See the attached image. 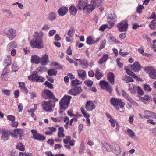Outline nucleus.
<instances>
[{"label":"nucleus","instance_id":"f257e3e1","mask_svg":"<svg viewBox=\"0 0 156 156\" xmlns=\"http://www.w3.org/2000/svg\"><path fill=\"white\" fill-rule=\"evenodd\" d=\"M72 97L69 95H65L59 101V104L61 109L65 110L68 108L70 103Z\"/></svg>","mask_w":156,"mask_h":156},{"label":"nucleus","instance_id":"f03ea898","mask_svg":"<svg viewBox=\"0 0 156 156\" xmlns=\"http://www.w3.org/2000/svg\"><path fill=\"white\" fill-rule=\"evenodd\" d=\"M30 44L33 48L41 49L44 47L43 41L39 38L34 37L33 39L30 41Z\"/></svg>","mask_w":156,"mask_h":156},{"label":"nucleus","instance_id":"7ed1b4c3","mask_svg":"<svg viewBox=\"0 0 156 156\" xmlns=\"http://www.w3.org/2000/svg\"><path fill=\"white\" fill-rule=\"evenodd\" d=\"M55 105V102L51 100L48 101H44L42 103L43 109L46 112H51Z\"/></svg>","mask_w":156,"mask_h":156},{"label":"nucleus","instance_id":"20e7f679","mask_svg":"<svg viewBox=\"0 0 156 156\" xmlns=\"http://www.w3.org/2000/svg\"><path fill=\"white\" fill-rule=\"evenodd\" d=\"M110 102L111 104L117 110L119 109V106L121 108H122L125 105V103L122 101L121 99L113 98H111Z\"/></svg>","mask_w":156,"mask_h":156},{"label":"nucleus","instance_id":"39448f33","mask_svg":"<svg viewBox=\"0 0 156 156\" xmlns=\"http://www.w3.org/2000/svg\"><path fill=\"white\" fill-rule=\"evenodd\" d=\"M4 33L7 36L8 38L10 41L15 38L16 35V30L11 28L5 29L4 30Z\"/></svg>","mask_w":156,"mask_h":156},{"label":"nucleus","instance_id":"423d86ee","mask_svg":"<svg viewBox=\"0 0 156 156\" xmlns=\"http://www.w3.org/2000/svg\"><path fill=\"white\" fill-rule=\"evenodd\" d=\"M121 92L123 97L128 101L136 106H139L138 104L124 90H122Z\"/></svg>","mask_w":156,"mask_h":156},{"label":"nucleus","instance_id":"0eeeda50","mask_svg":"<svg viewBox=\"0 0 156 156\" xmlns=\"http://www.w3.org/2000/svg\"><path fill=\"white\" fill-rule=\"evenodd\" d=\"M42 96L43 98L46 99L52 98L53 99H55L56 101L58 100L53 96V93L49 90H45L42 93Z\"/></svg>","mask_w":156,"mask_h":156},{"label":"nucleus","instance_id":"6e6552de","mask_svg":"<svg viewBox=\"0 0 156 156\" xmlns=\"http://www.w3.org/2000/svg\"><path fill=\"white\" fill-rule=\"evenodd\" d=\"M31 132L33 134V138L35 140H43L45 139V137L37 133L36 130H31Z\"/></svg>","mask_w":156,"mask_h":156},{"label":"nucleus","instance_id":"1a4fd4ad","mask_svg":"<svg viewBox=\"0 0 156 156\" xmlns=\"http://www.w3.org/2000/svg\"><path fill=\"white\" fill-rule=\"evenodd\" d=\"M99 84L101 88L106 90L110 93H111V87L109 84L108 82L104 80L101 81L100 82Z\"/></svg>","mask_w":156,"mask_h":156},{"label":"nucleus","instance_id":"9d476101","mask_svg":"<svg viewBox=\"0 0 156 156\" xmlns=\"http://www.w3.org/2000/svg\"><path fill=\"white\" fill-rule=\"evenodd\" d=\"M82 91V90L80 86L77 87H74L69 91L68 93L69 94L76 96Z\"/></svg>","mask_w":156,"mask_h":156},{"label":"nucleus","instance_id":"9b49d317","mask_svg":"<svg viewBox=\"0 0 156 156\" xmlns=\"http://www.w3.org/2000/svg\"><path fill=\"white\" fill-rule=\"evenodd\" d=\"M91 3L92 4H86L85 6L83 8L84 13H90L95 9V6H97V7L99 6L95 5L92 2Z\"/></svg>","mask_w":156,"mask_h":156},{"label":"nucleus","instance_id":"f8f14e48","mask_svg":"<svg viewBox=\"0 0 156 156\" xmlns=\"http://www.w3.org/2000/svg\"><path fill=\"white\" fill-rule=\"evenodd\" d=\"M112 151L116 155H119L122 152L119 146L117 144H112Z\"/></svg>","mask_w":156,"mask_h":156},{"label":"nucleus","instance_id":"ddd939ff","mask_svg":"<svg viewBox=\"0 0 156 156\" xmlns=\"http://www.w3.org/2000/svg\"><path fill=\"white\" fill-rule=\"evenodd\" d=\"M23 129H16L13 131L11 133V135L14 138L18 137V134L20 136V139L22 140L21 136L23 135Z\"/></svg>","mask_w":156,"mask_h":156},{"label":"nucleus","instance_id":"4468645a","mask_svg":"<svg viewBox=\"0 0 156 156\" xmlns=\"http://www.w3.org/2000/svg\"><path fill=\"white\" fill-rule=\"evenodd\" d=\"M128 26L127 24L124 22H121L117 25L118 30L120 32L126 31Z\"/></svg>","mask_w":156,"mask_h":156},{"label":"nucleus","instance_id":"2eb2a0df","mask_svg":"<svg viewBox=\"0 0 156 156\" xmlns=\"http://www.w3.org/2000/svg\"><path fill=\"white\" fill-rule=\"evenodd\" d=\"M85 108L87 111H90L95 108L96 106L92 101H88L86 103Z\"/></svg>","mask_w":156,"mask_h":156},{"label":"nucleus","instance_id":"dca6fc26","mask_svg":"<svg viewBox=\"0 0 156 156\" xmlns=\"http://www.w3.org/2000/svg\"><path fill=\"white\" fill-rule=\"evenodd\" d=\"M68 9L66 6H62L58 10L57 12L61 16H63L68 12Z\"/></svg>","mask_w":156,"mask_h":156},{"label":"nucleus","instance_id":"f3484780","mask_svg":"<svg viewBox=\"0 0 156 156\" xmlns=\"http://www.w3.org/2000/svg\"><path fill=\"white\" fill-rule=\"evenodd\" d=\"M146 70H149V75L150 77L156 79V69L152 67H147L146 69Z\"/></svg>","mask_w":156,"mask_h":156},{"label":"nucleus","instance_id":"a211bd4d","mask_svg":"<svg viewBox=\"0 0 156 156\" xmlns=\"http://www.w3.org/2000/svg\"><path fill=\"white\" fill-rule=\"evenodd\" d=\"M63 141L65 144H69L70 146H73L74 145V142L75 141V140L73 139L71 140V137L68 136H66L65 138L63 139Z\"/></svg>","mask_w":156,"mask_h":156},{"label":"nucleus","instance_id":"6ab92c4d","mask_svg":"<svg viewBox=\"0 0 156 156\" xmlns=\"http://www.w3.org/2000/svg\"><path fill=\"white\" fill-rule=\"evenodd\" d=\"M1 133L2 134V139L4 141H7L8 139L9 136V131L6 130H2Z\"/></svg>","mask_w":156,"mask_h":156},{"label":"nucleus","instance_id":"aec40b11","mask_svg":"<svg viewBox=\"0 0 156 156\" xmlns=\"http://www.w3.org/2000/svg\"><path fill=\"white\" fill-rule=\"evenodd\" d=\"M76 60L78 61L83 68L85 69L88 67V64L87 60L77 59Z\"/></svg>","mask_w":156,"mask_h":156},{"label":"nucleus","instance_id":"412c9836","mask_svg":"<svg viewBox=\"0 0 156 156\" xmlns=\"http://www.w3.org/2000/svg\"><path fill=\"white\" fill-rule=\"evenodd\" d=\"M12 58L10 55H7L5 56L4 61V64L6 66H9L11 63Z\"/></svg>","mask_w":156,"mask_h":156},{"label":"nucleus","instance_id":"4be33fe9","mask_svg":"<svg viewBox=\"0 0 156 156\" xmlns=\"http://www.w3.org/2000/svg\"><path fill=\"white\" fill-rule=\"evenodd\" d=\"M100 39L101 38L99 37L96 39V40L93 41L92 37L90 36L87 38L86 42L87 44L89 45H92V44L98 42Z\"/></svg>","mask_w":156,"mask_h":156},{"label":"nucleus","instance_id":"5701e85b","mask_svg":"<svg viewBox=\"0 0 156 156\" xmlns=\"http://www.w3.org/2000/svg\"><path fill=\"white\" fill-rule=\"evenodd\" d=\"M131 68L135 72H137L141 69V66L138 62H136L131 65Z\"/></svg>","mask_w":156,"mask_h":156},{"label":"nucleus","instance_id":"b1692460","mask_svg":"<svg viewBox=\"0 0 156 156\" xmlns=\"http://www.w3.org/2000/svg\"><path fill=\"white\" fill-rule=\"evenodd\" d=\"M49 62L48 57L47 55L44 54L41 58L40 62L41 64L43 65H45Z\"/></svg>","mask_w":156,"mask_h":156},{"label":"nucleus","instance_id":"393cba45","mask_svg":"<svg viewBox=\"0 0 156 156\" xmlns=\"http://www.w3.org/2000/svg\"><path fill=\"white\" fill-rule=\"evenodd\" d=\"M108 80L112 85L114 84V75L112 72H109L107 74Z\"/></svg>","mask_w":156,"mask_h":156},{"label":"nucleus","instance_id":"a878e982","mask_svg":"<svg viewBox=\"0 0 156 156\" xmlns=\"http://www.w3.org/2000/svg\"><path fill=\"white\" fill-rule=\"evenodd\" d=\"M129 90L130 91V92L132 94H135L137 91V88L138 87L136 86L133 83L129 84Z\"/></svg>","mask_w":156,"mask_h":156},{"label":"nucleus","instance_id":"bb28decb","mask_svg":"<svg viewBox=\"0 0 156 156\" xmlns=\"http://www.w3.org/2000/svg\"><path fill=\"white\" fill-rule=\"evenodd\" d=\"M37 73L36 71L32 72V74L28 76V79L29 80L32 81H36L37 76Z\"/></svg>","mask_w":156,"mask_h":156},{"label":"nucleus","instance_id":"cd10ccee","mask_svg":"<svg viewBox=\"0 0 156 156\" xmlns=\"http://www.w3.org/2000/svg\"><path fill=\"white\" fill-rule=\"evenodd\" d=\"M31 60L33 63L38 64L40 62L41 58L37 55H34L31 57Z\"/></svg>","mask_w":156,"mask_h":156},{"label":"nucleus","instance_id":"c85d7f7f","mask_svg":"<svg viewBox=\"0 0 156 156\" xmlns=\"http://www.w3.org/2000/svg\"><path fill=\"white\" fill-rule=\"evenodd\" d=\"M17 46V44L16 42H11L9 43L7 46V49L8 51H10L13 48Z\"/></svg>","mask_w":156,"mask_h":156},{"label":"nucleus","instance_id":"c756f323","mask_svg":"<svg viewBox=\"0 0 156 156\" xmlns=\"http://www.w3.org/2000/svg\"><path fill=\"white\" fill-rule=\"evenodd\" d=\"M87 3L83 1L79 0L78 1L77 7L80 10H83V8L86 5Z\"/></svg>","mask_w":156,"mask_h":156},{"label":"nucleus","instance_id":"7c9ffc66","mask_svg":"<svg viewBox=\"0 0 156 156\" xmlns=\"http://www.w3.org/2000/svg\"><path fill=\"white\" fill-rule=\"evenodd\" d=\"M19 87L21 91L24 93H27L28 92V89L25 86V84L24 82H19Z\"/></svg>","mask_w":156,"mask_h":156},{"label":"nucleus","instance_id":"2f4dec72","mask_svg":"<svg viewBox=\"0 0 156 156\" xmlns=\"http://www.w3.org/2000/svg\"><path fill=\"white\" fill-rule=\"evenodd\" d=\"M2 73L1 75V79L4 81H6L8 80V77H6V78H4V76L8 73L9 70L7 68H4L2 70Z\"/></svg>","mask_w":156,"mask_h":156},{"label":"nucleus","instance_id":"473e14b6","mask_svg":"<svg viewBox=\"0 0 156 156\" xmlns=\"http://www.w3.org/2000/svg\"><path fill=\"white\" fill-rule=\"evenodd\" d=\"M102 144L103 147L107 151H112V144L111 145H110L109 144L105 142H102Z\"/></svg>","mask_w":156,"mask_h":156},{"label":"nucleus","instance_id":"72a5a7b5","mask_svg":"<svg viewBox=\"0 0 156 156\" xmlns=\"http://www.w3.org/2000/svg\"><path fill=\"white\" fill-rule=\"evenodd\" d=\"M144 117L146 118L147 119H149L152 117V115H153V112L146 110L144 111Z\"/></svg>","mask_w":156,"mask_h":156},{"label":"nucleus","instance_id":"f704fd0d","mask_svg":"<svg viewBox=\"0 0 156 156\" xmlns=\"http://www.w3.org/2000/svg\"><path fill=\"white\" fill-rule=\"evenodd\" d=\"M43 37V34L41 30H38L35 32V34L34 35V37L41 38L42 40Z\"/></svg>","mask_w":156,"mask_h":156},{"label":"nucleus","instance_id":"c9c22d12","mask_svg":"<svg viewBox=\"0 0 156 156\" xmlns=\"http://www.w3.org/2000/svg\"><path fill=\"white\" fill-rule=\"evenodd\" d=\"M117 17L114 13L109 14L108 16V20H112L115 22L116 20Z\"/></svg>","mask_w":156,"mask_h":156},{"label":"nucleus","instance_id":"e433bc0d","mask_svg":"<svg viewBox=\"0 0 156 156\" xmlns=\"http://www.w3.org/2000/svg\"><path fill=\"white\" fill-rule=\"evenodd\" d=\"M69 12L71 15L74 16L77 13V9L75 6L71 5L69 8Z\"/></svg>","mask_w":156,"mask_h":156},{"label":"nucleus","instance_id":"4c0bfd02","mask_svg":"<svg viewBox=\"0 0 156 156\" xmlns=\"http://www.w3.org/2000/svg\"><path fill=\"white\" fill-rule=\"evenodd\" d=\"M109 55L108 54H104L103 57L99 60V63L102 64L106 61L108 59Z\"/></svg>","mask_w":156,"mask_h":156},{"label":"nucleus","instance_id":"58836bf2","mask_svg":"<svg viewBox=\"0 0 156 156\" xmlns=\"http://www.w3.org/2000/svg\"><path fill=\"white\" fill-rule=\"evenodd\" d=\"M56 19V15L55 12H51L48 14V19L49 20L53 21Z\"/></svg>","mask_w":156,"mask_h":156},{"label":"nucleus","instance_id":"ea45409f","mask_svg":"<svg viewBox=\"0 0 156 156\" xmlns=\"http://www.w3.org/2000/svg\"><path fill=\"white\" fill-rule=\"evenodd\" d=\"M77 71L79 77L80 78H84L86 75L85 71L83 70H79Z\"/></svg>","mask_w":156,"mask_h":156},{"label":"nucleus","instance_id":"a19ab883","mask_svg":"<svg viewBox=\"0 0 156 156\" xmlns=\"http://www.w3.org/2000/svg\"><path fill=\"white\" fill-rule=\"evenodd\" d=\"M127 132L128 133L127 134L131 138L135 139L136 136L135 135L134 133L131 129H128L127 130Z\"/></svg>","mask_w":156,"mask_h":156},{"label":"nucleus","instance_id":"79ce46f5","mask_svg":"<svg viewBox=\"0 0 156 156\" xmlns=\"http://www.w3.org/2000/svg\"><path fill=\"white\" fill-rule=\"evenodd\" d=\"M126 73H127V74L129 75L134 78H135L137 80H139V79L140 78H139L138 76H137L136 75L132 72L130 70L128 69H126Z\"/></svg>","mask_w":156,"mask_h":156},{"label":"nucleus","instance_id":"37998d69","mask_svg":"<svg viewBox=\"0 0 156 156\" xmlns=\"http://www.w3.org/2000/svg\"><path fill=\"white\" fill-rule=\"evenodd\" d=\"M64 129L63 127H60L58 128V136L59 138H62L65 135L63 133Z\"/></svg>","mask_w":156,"mask_h":156},{"label":"nucleus","instance_id":"c03bdc74","mask_svg":"<svg viewBox=\"0 0 156 156\" xmlns=\"http://www.w3.org/2000/svg\"><path fill=\"white\" fill-rule=\"evenodd\" d=\"M16 148L20 150L23 151L25 150V147L24 145L20 142L17 143L16 146Z\"/></svg>","mask_w":156,"mask_h":156},{"label":"nucleus","instance_id":"a18cd8bd","mask_svg":"<svg viewBox=\"0 0 156 156\" xmlns=\"http://www.w3.org/2000/svg\"><path fill=\"white\" fill-rule=\"evenodd\" d=\"M95 76L98 80H100L103 76L102 73L99 70L98 68L96 70Z\"/></svg>","mask_w":156,"mask_h":156},{"label":"nucleus","instance_id":"49530a36","mask_svg":"<svg viewBox=\"0 0 156 156\" xmlns=\"http://www.w3.org/2000/svg\"><path fill=\"white\" fill-rule=\"evenodd\" d=\"M81 111L83 115L84 116L86 119L89 118L90 115L85 110L84 107H81L80 108Z\"/></svg>","mask_w":156,"mask_h":156},{"label":"nucleus","instance_id":"de8ad7c7","mask_svg":"<svg viewBox=\"0 0 156 156\" xmlns=\"http://www.w3.org/2000/svg\"><path fill=\"white\" fill-rule=\"evenodd\" d=\"M81 83L77 79L72 80V85L74 87H77L78 85H80Z\"/></svg>","mask_w":156,"mask_h":156},{"label":"nucleus","instance_id":"09e8293b","mask_svg":"<svg viewBox=\"0 0 156 156\" xmlns=\"http://www.w3.org/2000/svg\"><path fill=\"white\" fill-rule=\"evenodd\" d=\"M149 27L152 29H155L156 28V21L153 20L149 24Z\"/></svg>","mask_w":156,"mask_h":156},{"label":"nucleus","instance_id":"8fccbe9b","mask_svg":"<svg viewBox=\"0 0 156 156\" xmlns=\"http://www.w3.org/2000/svg\"><path fill=\"white\" fill-rule=\"evenodd\" d=\"M106 41L105 39L102 40L100 41V44L99 48L100 50H101L105 48L106 45Z\"/></svg>","mask_w":156,"mask_h":156},{"label":"nucleus","instance_id":"3c124183","mask_svg":"<svg viewBox=\"0 0 156 156\" xmlns=\"http://www.w3.org/2000/svg\"><path fill=\"white\" fill-rule=\"evenodd\" d=\"M123 80L126 83L133 81V79L129 76H125L123 78Z\"/></svg>","mask_w":156,"mask_h":156},{"label":"nucleus","instance_id":"603ef678","mask_svg":"<svg viewBox=\"0 0 156 156\" xmlns=\"http://www.w3.org/2000/svg\"><path fill=\"white\" fill-rule=\"evenodd\" d=\"M81 116H82L81 115H76V116H74V118L70 120V125H72V123L74 121L75 122H77V121L78 118L79 117H81Z\"/></svg>","mask_w":156,"mask_h":156},{"label":"nucleus","instance_id":"864d4df0","mask_svg":"<svg viewBox=\"0 0 156 156\" xmlns=\"http://www.w3.org/2000/svg\"><path fill=\"white\" fill-rule=\"evenodd\" d=\"M48 74L50 76L55 75L57 73V71L55 69H51L48 70Z\"/></svg>","mask_w":156,"mask_h":156},{"label":"nucleus","instance_id":"5fc2aeb1","mask_svg":"<svg viewBox=\"0 0 156 156\" xmlns=\"http://www.w3.org/2000/svg\"><path fill=\"white\" fill-rule=\"evenodd\" d=\"M2 91L3 94L7 96H9L10 95L11 91L10 90L3 88L2 89Z\"/></svg>","mask_w":156,"mask_h":156},{"label":"nucleus","instance_id":"6e6d98bb","mask_svg":"<svg viewBox=\"0 0 156 156\" xmlns=\"http://www.w3.org/2000/svg\"><path fill=\"white\" fill-rule=\"evenodd\" d=\"M91 2L98 6H100L102 3L101 0H91Z\"/></svg>","mask_w":156,"mask_h":156},{"label":"nucleus","instance_id":"4d7b16f0","mask_svg":"<svg viewBox=\"0 0 156 156\" xmlns=\"http://www.w3.org/2000/svg\"><path fill=\"white\" fill-rule=\"evenodd\" d=\"M75 30L73 28L70 29L68 32V34L71 37H72L74 35Z\"/></svg>","mask_w":156,"mask_h":156},{"label":"nucleus","instance_id":"13d9d810","mask_svg":"<svg viewBox=\"0 0 156 156\" xmlns=\"http://www.w3.org/2000/svg\"><path fill=\"white\" fill-rule=\"evenodd\" d=\"M144 8V7L142 5H140L137 7L136 11L137 12L140 14L142 12V10Z\"/></svg>","mask_w":156,"mask_h":156},{"label":"nucleus","instance_id":"bf43d9fd","mask_svg":"<svg viewBox=\"0 0 156 156\" xmlns=\"http://www.w3.org/2000/svg\"><path fill=\"white\" fill-rule=\"evenodd\" d=\"M37 69L38 71L42 72L46 71L47 70V68L44 66H39L37 68Z\"/></svg>","mask_w":156,"mask_h":156},{"label":"nucleus","instance_id":"052dcab7","mask_svg":"<svg viewBox=\"0 0 156 156\" xmlns=\"http://www.w3.org/2000/svg\"><path fill=\"white\" fill-rule=\"evenodd\" d=\"M44 81V78L41 76L38 75L36 82H42Z\"/></svg>","mask_w":156,"mask_h":156},{"label":"nucleus","instance_id":"680f3d73","mask_svg":"<svg viewBox=\"0 0 156 156\" xmlns=\"http://www.w3.org/2000/svg\"><path fill=\"white\" fill-rule=\"evenodd\" d=\"M84 82L85 84L88 87L91 86L93 84L92 81L90 80H86Z\"/></svg>","mask_w":156,"mask_h":156},{"label":"nucleus","instance_id":"e2e57ef3","mask_svg":"<svg viewBox=\"0 0 156 156\" xmlns=\"http://www.w3.org/2000/svg\"><path fill=\"white\" fill-rule=\"evenodd\" d=\"M12 70L13 72H16L18 69V67L17 66V65L16 63H13L12 66Z\"/></svg>","mask_w":156,"mask_h":156},{"label":"nucleus","instance_id":"0e129e2a","mask_svg":"<svg viewBox=\"0 0 156 156\" xmlns=\"http://www.w3.org/2000/svg\"><path fill=\"white\" fill-rule=\"evenodd\" d=\"M109 121L111 123L112 127H113L115 126V124H116V123L117 122L115 120H114L112 119H110Z\"/></svg>","mask_w":156,"mask_h":156},{"label":"nucleus","instance_id":"69168bd1","mask_svg":"<svg viewBox=\"0 0 156 156\" xmlns=\"http://www.w3.org/2000/svg\"><path fill=\"white\" fill-rule=\"evenodd\" d=\"M51 120L53 121L54 122H59L62 120V117H59L56 118H53V117H51Z\"/></svg>","mask_w":156,"mask_h":156},{"label":"nucleus","instance_id":"338daca9","mask_svg":"<svg viewBox=\"0 0 156 156\" xmlns=\"http://www.w3.org/2000/svg\"><path fill=\"white\" fill-rule=\"evenodd\" d=\"M18 122L17 121H12L11 122V125L13 127H17L18 125Z\"/></svg>","mask_w":156,"mask_h":156},{"label":"nucleus","instance_id":"774afa93","mask_svg":"<svg viewBox=\"0 0 156 156\" xmlns=\"http://www.w3.org/2000/svg\"><path fill=\"white\" fill-rule=\"evenodd\" d=\"M142 100H145L147 101H150L151 100V97L148 95H145L142 99Z\"/></svg>","mask_w":156,"mask_h":156}]
</instances>
